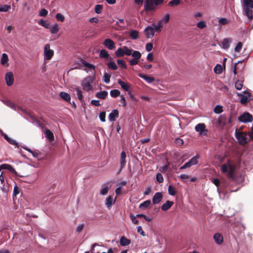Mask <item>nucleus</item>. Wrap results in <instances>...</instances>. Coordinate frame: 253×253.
I'll list each match as a JSON object with an SVG mask.
<instances>
[{"mask_svg": "<svg viewBox=\"0 0 253 253\" xmlns=\"http://www.w3.org/2000/svg\"><path fill=\"white\" fill-rule=\"evenodd\" d=\"M164 2V0H145V9L147 11H154Z\"/></svg>", "mask_w": 253, "mask_h": 253, "instance_id": "1", "label": "nucleus"}, {"mask_svg": "<svg viewBox=\"0 0 253 253\" xmlns=\"http://www.w3.org/2000/svg\"><path fill=\"white\" fill-rule=\"evenodd\" d=\"M244 10L246 16H253V0H244Z\"/></svg>", "mask_w": 253, "mask_h": 253, "instance_id": "2", "label": "nucleus"}, {"mask_svg": "<svg viewBox=\"0 0 253 253\" xmlns=\"http://www.w3.org/2000/svg\"><path fill=\"white\" fill-rule=\"evenodd\" d=\"M133 51L132 49H130L126 46H124L122 47L119 48L115 51V55L117 57H122L125 55L129 56L131 54V52Z\"/></svg>", "mask_w": 253, "mask_h": 253, "instance_id": "3", "label": "nucleus"}, {"mask_svg": "<svg viewBox=\"0 0 253 253\" xmlns=\"http://www.w3.org/2000/svg\"><path fill=\"white\" fill-rule=\"evenodd\" d=\"M246 135V133L244 132H240L237 130H236V137L239 141L240 144L242 145H245L248 142L247 140Z\"/></svg>", "mask_w": 253, "mask_h": 253, "instance_id": "4", "label": "nucleus"}, {"mask_svg": "<svg viewBox=\"0 0 253 253\" xmlns=\"http://www.w3.org/2000/svg\"><path fill=\"white\" fill-rule=\"evenodd\" d=\"M195 130L199 132V134L201 136L207 135L208 129L206 128V125L204 123H199L195 127Z\"/></svg>", "mask_w": 253, "mask_h": 253, "instance_id": "5", "label": "nucleus"}, {"mask_svg": "<svg viewBox=\"0 0 253 253\" xmlns=\"http://www.w3.org/2000/svg\"><path fill=\"white\" fill-rule=\"evenodd\" d=\"M198 158H199L198 155H196V156L193 157L188 162L186 163L183 166H181L180 168V169H185L188 168H190L191 166H192L193 165H195L197 164L198 162Z\"/></svg>", "mask_w": 253, "mask_h": 253, "instance_id": "6", "label": "nucleus"}, {"mask_svg": "<svg viewBox=\"0 0 253 253\" xmlns=\"http://www.w3.org/2000/svg\"><path fill=\"white\" fill-rule=\"evenodd\" d=\"M44 58L45 60H50L53 55V51L50 48L49 44H45L44 47Z\"/></svg>", "mask_w": 253, "mask_h": 253, "instance_id": "7", "label": "nucleus"}, {"mask_svg": "<svg viewBox=\"0 0 253 253\" xmlns=\"http://www.w3.org/2000/svg\"><path fill=\"white\" fill-rule=\"evenodd\" d=\"M93 79L91 77L85 78L83 82V86L84 90H90L92 88L91 84L93 83Z\"/></svg>", "mask_w": 253, "mask_h": 253, "instance_id": "8", "label": "nucleus"}, {"mask_svg": "<svg viewBox=\"0 0 253 253\" xmlns=\"http://www.w3.org/2000/svg\"><path fill=\"white\" fill-rule=\"evenodd\" d=\"M253 116L249 113H245L239 117V121L243 123L252 122Z\"/></svg>", "mask_w": 253, "mask_h": 253, "instance_id": "9", "label": "nucleus"}, {"mask_svg": "<svg viewBox=\"0 0 253 253\" xmlns=\"http://www.w3.org/2000/svg\"><path fill=\"white\" fill-rule=\"evenodd\" d=\"M1 169H7L10 172L12 173L13 174H14L15 176H18V174L17 172V171L15 170V169L13 168V167L11 166L10 165L4 164H2L0 165V171Z\"/></svg>", "mask_w": 253, "mask_h": 253, "instance_id": "10", "label": "nucleus"}, {"mask_svg": "<svg viewBox=\"0 0 253 253\" xmlns=\"http://www.w3.org/2000/svg\"><path fill=\"white\" fill-rule=\"evenodd\" d=\"M235 171V166L230 163L228 164V169L227 176L228 178L233 180L234 179V173Z\"/></svg>", "mask_w": 253, "mask_h": 253, "instance_id": "11", "label": "nucleus"}, {"mask_svg": "<svg viewBox=\"0 0 253 253\" xmlns=\"http://www.w3.org/2000/svg\"><path fill=\"white\" fill-rule=\"evenodd\" d=\"M5 81L8 86H11L14 82V77L12 72H7L5 75Z\"/></svg>", "mask_w": 253, "mask_h": 253, "instance_id": "12", "label": "nucleus"}, {"mask_svg": "<svg viewBox=\"0 0 253 253\" xmlns=\"http://www.w3.org/2000/svg\"><path fill=\"white\" fill-rule=\"evenodd\" d=\"M103 44L110 50H113L115 48V42L110 39H105L103 42Z\"/></svg>", "mask_w": 253, "mask_h": 253, "instance_id": "13", "label": "nucleus"}, {"mask_svg": "<svg viewBox=\"0 0 253 253\" xmlns=\"http://www.w3.org/2000/svg\"><path fill=\"white\" fill-rule=\"evenodd\" d=\"M163 194L161 192L156 193L153 197L152 202L154 205L159 204L163 199Z\"/></svg>", "mask_w": 253, "mask_h": 253, "instance_id": "14", "label": "nucleus"}, {"mask_svg": "<svg viewBox=\"0 0 253 253\" xmlns=\"http://www.w3.org/2000/svg\"><path fill=\"white\" fill-rule=\"evenodd\" d=\"M82 66L84 68V70L86 71L87 72H92L95 69V67L93 65L88 63L85 61H82Z\"/></svg>", "mask_w": 253, "mask_h": 253, "instance_id": "15", "label": "nucleus"}, {"mask_svg": "<svg viewBox=\"0 0 253 253\" xmlns=\"http://www.w3.org/2000/svg\"><path fill=\"white\" fill-rule=\"evenodd\" d=\"M154 29L153 27L148 26L144 30V34L147 38H151L154 35Z\"/></svg>", "mask_w": 253, "mask_h": 253, "instance_id": "16", "label": "nucleus"}, {"mask_svg": "<svg viewBox=\"0 0 253 253\" xmlns=\"http://www.w3.org/2000/svg\"><path fill=\"white\" fill-rule=\"evenodd\" d=\"M126 154L125 151H122L121 153V158H120V169L119 171V172H120L124 167L125 166L126 164Z\"/></svg>", "mask_w": 253, "mask_h": 253, "instance_id": "17", "label": "nucleus"}, {"mask_svg": "<svg viewBox=\"0 0 253 253\" xmlns=\"http://www.w3.org/2000/svg\"><path fill=\"white\" fill-rule=\"evenodd\" d=\"M119 113L117 109H114L109 114L108 119L111 122H114L119 117Z\"/></svg>", "mask_w": 253, "mask_h": 253, "instance_id": "18", "label": "nucleus"}, {"mask_svg": "<svg viewBox=\"0 0 253 253\" xmlns=\"http://www.w3.org/2000/svg\"><path fill=\"white\" fill-rule=\"evenodd\" d=\"M118 83L119 84L122 88L126 91H129L130 89V85L129 83L124 82L121 79L118 80Z\"/></svg>", "mask_w": 253, "mask_h": 253, "instance_id": "19", "label": "nucleus"}, {"mask_svg": "<svg viewBox=\"0 0 253 253\" xmlns=\"http://www.w3.org/2000/svg\"><path fill=\"white\" fill-rule=\"evenodd\" d=\"M99 57L101 58H104L106 60H112L113 58L109 56L107 51L105 49H102L99 53Z\"/></svg>", "mask_w": 253, "mask_h": 253, "instance_id": "20", "label": "nucleus"}, {"mask_svg": "<svg viewBox=\"0 0 253 253\" xmlns=\"http://www.w3.org/2000/svg\"><path fill=\"white\" fill-rule=\"evenodd\" d=\"M213 239L217 244L220 245L223 243V236L219 233H216L214 235Z\"/></svg>", "mask_w": 253, "mask_h": 253, "instance_id": "21", "label": "nucleus"}, {"mask_svg": "<svg viewBox=\"0 0 253 253\" xmlns=\"http://www.w3.org/2000/svg\"><path fill=\"white\" fill-rule=\"evenodd\" d=\"M138 76L140 78L145 80L148 83H149V84L152 83L153 82H154L155 81V79L154 77H148V76H147L145 75H143L141 73H139L138 74Z\"/></svg>", "mask_w": 253, "mask_h": 253, "instance_id": "22", "label": "nucleus"}, {"mask_svg": "<svg viewBox=\"0 0 253 253\" xmlns=\"http://www.w3.org/2000/svg\"><path fill=\"white\" fill-rule=\"evenodd\" d=\"M173 204V202L170 201H167L166 203L164 204L162 207L161 209L163 211L168 210Z\"/></svg>", "mask_w": 253, "mask_h": 253, "instance_id": "23", "label": "nucleus"}, {"mask_svg": "<svg viewBox=\"0 0 253 253\" xmlns=\"http://www.w3.org/2000/svg\"><path fill=\"white\" fill-rule=\"evenodd\" d=\"M232 40L230 38H225L222 42V46L224 49H228L230 46Z\"/></svg>", "mask_w": 253, "mask_h": 253, "instance_id": "24", "label": "nucleus"}, {"mask_svg": "<svg viewBox=\"0 0 253 253\" xmlns=\"http://www.w3.org/2000/svg\"><path fill=\"white\" fill-rule=\"evenodd\" d=\"M44 134L45 137L48 140L50 141H52L54 140V137L53 133L49 129L45 130L44 131Z\"/></svg>", "mask_w": 253, "mask_h": 253, "instance_id": "25", "label": "nucleus"}, {"mask_svg": "<svg viewBox=\"0 0 253 253\" xmlns=\"http://www.w3.org/2000/svg\"><path fill=\"white\" fill-rule=\"evenodd\" d=\"M108 95V92L107 91L104 90L96 93V97L98 98L104 99Z\"/></svg>", "mask_w": 253, "mask_h": 253, "instance_id": "26", "label": "nucleus"}, {"mask_svg": "<svg viewBox=\"0 0 253 253\" xmlns=\"http://www.w3.org/2000/svg\"><path fill=\"white\" fill-rule=\"evenodd\" d=\"M120 244L123 246L128 245L130 243V240L127 239L126 237L123 236L120 239Z\"/></svg>", "mask_w": 253, "mask_h": 253, "instance_id": "27", "label": "nucleus"}, {"mask_svg": "<svg viewBox=\"0 0 253 253\" xmlns=\"http://www.w3.org/2000/svg\"><path fill=\"white\" fill-rule=\"evenodd\" d=\"M227 118L224 115H221L219 118L218 120V124L220 126H224L226 124Z\"/></svg>", "mask_w": 253, "mask_h": 253, "instance_id": "28", "label": "nucleus"}, {"mask_svg": "<svg viewBox=\"0 0 253 253\" xmlns=\"http://www.w3.org/2000/svg\"><path fill=\"white\" fill-rule=\"evenodd\" d=\"M60 97L63 100L67 101H70L71 99V97L70 95L65 92H61L59 94Z\"/></svg>", "mask_w": 253, "mask_h": 253, "instance_id": "29", "label": "nucleus"}, {"mask_svg": "<svg viewBox=\"0 0 253 253\" xmlns=\"http://www.w3.org/2000/svg\"><path fill=\"white\" fill-rule=\"evenodd\" d=\"M129 36L133 40H136L139 38V32L135 30H131L129 32Z\"/></svg>", "mask_w": 253, "mask_h": 253, "instance_id": "30", "label": "nucleus"}, {"mask_svg": "<svg viewBox=\"0 0 253 253\" xmlns=\"http://www.w3.org/2000/svg\"><path fill=\"white\" fill-rule=\"evenodd\" d=\"M113 198L112 196L108 197L106 200L105 205L107 208L110 210L113 204Z\"/></svg>", "mask_w": 253, "mask_h": 253, "instance_id": "31", "label": "nucleus"}, {"mask_svg": "<svg viewBox=\"0 0 253 253\" xmlns=\"http://www.w3.org/2000/svg\"><path fill=\"white\" fill-rule=\"evenodd\" d=\"M4 138L11 144L15 145L17 147H19V145L14 140L9 137L6 134H4Z\"/></svg>", "mask_w": 253, "mask_h": 253, "instance_id": "32", "label": "nucleus"}, {"mask_svg": "<svg viewBox=\"0 0 253 253\" xmlns=\"http://www.w3.org/2000/svg\"><path fill=\"white\" fill-rule=\"evenodd\" d=\"M120 91L118 89H113L110 91V95L112 97L116 98L120 95Z\"/></svg>", "mask_w": 253, "mask_h": 253, "instance_id": "33", "label": "nucleus"}, {"mask_svg": "<svg viewBox=\"0 0 253 253\" xmlns=\"http://www.w3.org/2000/svg\"><path fill=\"white\" fill-rule=\"evenodd\" d=\"M59 27L57 24H54L50 27V31L51 34H56L59 31Z\"/></svg>", "mask_w": 253, "mask_h": 253, "instance_id": "34", "label": "nucleus"}, {"mask_svg": "<svg viewBox=\"0 0 253 253\" xmlns=\"http://www.w3.org/2000/svg\"><path fill=\"white\" fill-rule=\"evenodd\" d=\"M107 67L112 70H115L117 69V66L114 61H111L107 64Z\"/></svg>", "mask_w": 253, "mask_h": 253, "instance_id": "35", "label": "nucleus"}, {"mask_svg": "<svg viewBox=\"0 0 253 253\" xmlns=\"http://www.w3.org/2000/svg\"><path fill=\"white\" fill-rule=\"evenodd\" d=\"M168 192L170 195L174 196L176 194L175 188L172 185H169L168 187Z\"/></svg>", "mask_w": 253, "mask_h": 253, "instance_id": "36", "label": "nucleus"}, {"mask_svg": "<svg viewBox=\"0 0 253 253\" xmlns=\"http://www.w3.org/2000/svg\"><path fill=\"white\" fill-rule=\"evenodd\" d=\"M150 204H151V201L150 200H148L144 201L142 203H141L139 205V207L140 209L146 208L148 207Z\"/></svg>", "mask_w": 253, "mask_h": 253, "instance_id": "37", "label": "nucleus"}, {"mask_svg": "<svg viewBox=\"0 0 253 253\" xmlns=\"http://www.w3.org/2000/svg\"><path fill=\"white\" fill-rule=\"evenodd\" d=\"M8 61V57L6 53H3L1 57V63L2 65L6 64Z\"/></svg>", "mask_w": 253, "mask_h": 253, "instance_id": "38", "label": "nucleus"}, {"mask_svg": "<svg viewBox=\"0 0 253 253\" xmlns=\"http://www.w3.org/2000/svg\"><path fill=\"white\" fill-rule=\"evenodd\" d=\"M132 57H133V59L139 60L141 56V54L138 51H133V52H131V54Z\"/></svg>", "mask_w": 253, "mask_h": 253, "instance_id": "39", "label": "nucleus"}, {"mask_svg": "<svg viewBox=\"0 0 253 253\" xmlns=\"http://www.w3.org/2000/svg\"><path fill=\"white\" fill-rule=\"evenodd\" d=\"M117 63L121 68L126 69L127 68L126 62L122 59H118Z\"/></svg>", "mask_w": 253, "mask_h": 253, "instance_id": "40", "label": "nucleus"}, {"mask_svg": "<svg viewBox=\"0 0 253 253\" xmlns=\"http://www.w3.org/2000/svg\"><path fill=\"white\" fill-rule=\"evenodd\" d=\"M214 71L216 74H219L222 72V67L219 64L216 65L214 68Z\"/></svg>", "mask_w": 253, "mask_h": 253, "instance_id": "41", "label": "nucleus"}, {"mask_svg": "<svg viewBox=\"0 0 253 253\" xmlns=\"http://www.w3.org/2000/svg\"><path fill=\"white\" fill-rule=\"evenodd\" d=\"M39 24L43 26L45 28H48L49 26V23L48 21L44 20L43 19L40 20L38 22Z\"/></svg>", "mask_w": 253, "mask_h": 253, "instance_id": "42", "label": "nucleus"}, {"mask_svg": "<svg viewBox=\"0 0 253 253\" xmlns=\"http://www.w3.org/2000/svg\"><path fill=\"white\" fill-rule=\"evenodd\" d=\"M243 81L240 80H237L235 84L236 88L238 90H241L243 87Z\"/></svg>", "mask_w": 253, "mask_h": 253, "instance_id": "43", "label": "nucleus"}, {"mask_svg": "<svg viewBox=\"0 0 253 253\" xmlns=\"http://www.w3.org/2000/svg\"><path fill=\"white\" fill-rule=\"evenodd\" d=\"M75 91L77 93V95L79 100L82 101L83 100V95L81 90L78 87L75 88Z\"/></svg>", "mask_w": 253, "mask_h": 253, "instance_id": "44", "label": "nucleus"}, {"mask_svg": "<svg viewBox=\"0 0 253 253\" xmlns=\"http://www.w3.org/2000/svg\"><path fill=\"white\" fill-rule=\"evenodd\" d=\"M10 9H11L10 5H3L0 6V12H6L8 11Z\"/></svg>", "mask_w": 253, "mask_h": 253, "instance_id": "45", "label": "nucleus"}, {"mask_svg": "<svg viewBox=\"0 0 253 253\" xmlns=\"http://www.w3.org/2000/svg\"><path fill=\"white\" fill-rule=\"evenodd\" d=\"M116 25H117L120 28L125 27V23L124 20L122 19H119L116 22Z\"/></svg>", "mask_w": 253, "mask_h": 253, "instance_id": "46", "label": "nucleus"}, {"mask_svg": "<svg viewBox=\"0 0 253 253\" xmlns=\"http://www.w3.org/2000/svg\"><path fill=\"white\" fill-rule=\"evenodd\" d=\"M180 2V0H172L169 2V5L171 6H175L178 5Z\"/></svg>", "mask_w": 253, "mask_h": 253, "instance_id": "47", "label": "nucleus"}, {"mask_svg": "<svg viewBox=\"0 0 253 253\" xmlns=\"http://www.w3.org/2000/svg\"><path fill=\"white\" fill-rule=\"evenodd\" d=\"M156 178L157 181L160 183H163L164 181L163 175L161 173H158L157 174Z\"/></svg>", "mask_w": 253, "mask_h": 253, "instance_id": "48", "label": "nucleus"}, {"mask_svg": "<svg viewBox=\"0 0 253 253\" xmlns=\"http://www.w3.org/2000/svg\"><path fill=\"white\" fill-rule=\"evenodd\" d=\"M248 101V98L247 96L241 94L240 102L242 104H246Z\"/></svg>", "mask_w": 253, "mask_h": 253, "instance_id": "49", "label": "nucleus"}, {"mask_svg": "<svg viewBox=\"0 0 253 253\" xmlns=\"http://www.w3.org/2000/svg\"><path fill=\"white\" fill-rule=\"evenodd\" d=\"M223 111L222 107L220 105H217L214 108V112L216 114H219Z\"/></svg>", "mask_w": 253, "mask_h": 253, "instance_id": "50", "label": "nucleus"}, {"mask_svg": "<svg viewBox=\"0 0 253 253\" xmlns=\"http://www.w3.org/2000/svg\"><path fill=\"white\" fill-rule=\"evenodd\" d=\"M197 26L199 29H203L206 27V22L204 21H201L197 24Z\"/></svg>", "mask_w": 253, "mask_h": 253, "instance_id": "51", "label": "nucleus"}, {"mask_svg": "<svg viewBox=\"0 0 253 253\" xmlns=\"http://www.w3.org/2000/svg\"><path fill=\"white\" fill-rule=\"evenodd\" d=\"M111 75L105 73L103 77V81L105 83L108 84L110 81Z\"/></svg>", "mask_w": 253, "mask_h": 253, "instance_id": "52", "label": "nucleus"}, {"mask_svg": "<svg viewBox=\"0 0 253 253\" xmlns=\"http://www.w3.org/2000/svg\"><path fill=\"white\" fill-rule=\"evenodd\" d=\"M228 165L224 164L221 166V169L223 173H227Z\"/></svg>", "mask_w": 253, "mask_h": 253, "instance_id": "53", "label": "nucleus"}, {"mask_svg": "<svg viewBox=\"0 0 253 253\" xmlns=\"http://www.w3.org/2000/svg\"><path fill=\"white\" fill-rule=\"evenodd\" d=\"M106 113L105 112H101L99 114V118L101 122H104L105 121Z\"/></svg>", "mask_w": 253, "mask_h": 253, "instance_id": "54", "label": "nucleus"}, {"mask_svg": "<svg viewBox=\"0 0 253 253\" xmlns=\"http://www.w3.org/2000/svg\"><path fill=\"white\" fill-rule=\"evenodd\" d=\"M242 43L241 42H239L235 47V50L236 52H239L242 49Z\"/></svg>", "mask_w": 253, "mask_h": 253, "instance_id": "55", "label": "nucleus"}, {"mask_svg": "<svg viewBox=\"0 0 253 253\" xmlns=\"http://www.w3.org/2000/svg\"><path fill=\"white\" fill-rule=\"evenodd\" d=\"M20 191V188L17 186V185H15L13 189V196H16L18 194H19Z\"/></svg>", "mask_w": 253, "mask_h": 253, "instance_id": "56", "label": "nucleus"}, {"mask_svg": "<svg viewBox=\"0 0 253 253\" xmlns=\"http://www.w3.org/2000/svg\"><path fill=\"white\" fill-rule=\"evenodd\" d=\"M132 222L135 224H138V220L136 219V216H135L134 215H133L132 213H130V215H129Z\"/></svg>", "mask_w": 253, "mask_h": 253, "instance_id": "57", "label": "nucleus"}, {"mask_svg": "<svg viewBox=\"0 0 253 253\" xmlns=\"http://www.w3.org/2000/svg\"><path fill=\"white\" fill-rule=\"evenodd\" d=\"M153 48V44L152 43H148L145 46L146 50L149 52L152 50Z\"/></svg>", "mask_w": 253, "mask_h": 253, "instance_id": "58", "label": "nucleus"}, {"mask_svg": "<svg viewBox=\"0 0 253 253\" xmlns=\"http://www.w3.org/2000/svg\"><path fill=\"white\" fill-rule=\"evenodd\" d=\"M109 188L107 186L104 187L100 190V194L102 195H106L108 191Z\"/></svg>", "mask_w": 253, "mask_h": 253, "instance_id": "59", "label": "nucleus"}, {"mask_svg": "<svg viewBox=\"0 0 253 253\" xmlns=\"http://www.w3.org/2000/svg\"><path fill=\"white\" fill-rule=\"evenodd\" d=\"M153 26L154 27V32L156 31V32L160 33L161 31V28L160 26H158V25H156L155 23H153L152 24Z\"/></svg>", "mask_w": 253, "mask_h": 253, "instance_id": "60", "label": "nucleus"}, {"mask_svg": "<svg viewBox=\"0 0 253 253\" xmlns=\"http://www.w3.org/2000/svg\"><path fill=\"white\" fill-rule=\"evenodd\" d=\"M219 22L221 25H225L228 23V21L225 18H221L219 19Z\"/></svg>", "mask_w": 253, "mask_h": 253, "instance_id": "61", "label": "nucleus"}, {"mask_svg": "<svg viewBox=\"0 0 253 253\" xmlns=\"http://www.w3.org/2000/svg\"><path fill=\"white\" fill-rule=\"evenodd\" d=\"M84 227V224H81L78 225L76 229V232H79V233L81 232L82 231V230L83 229Z\"/></svg>", "mask_w": 253, "mask_h": 253, "instance_id": "62", "label": "nucleus"}, {"mask_svg": "<svg viewBox=\"0 0 253 253\" xmlns=\"http://www.w3.org/2000/svg\"><path fill=\"white\" fill-rule=\"evenodd\" d=\"M138 63V60L135 59H131L129 61V64L131 66H133L137 64Z\"/></svg>", "mask_w": 253, "mask_h": 253, "instance_id": "63", "label": "nucleus"}, {"mask_svg": "<svg viewBox=\"0 0 253 253\" xmlns=\"http://www.w3.org/2000/svg\"><path fill=\"white\" fill-rule=\"evenodd\" d=\"M102 8V5H99V4L96 5V13H97V14L100 13Z\"/></svg>", "mask_w": 253, "mask_h": 253, "instance_id": "64", "label": "nucleus"}]
</instances>
